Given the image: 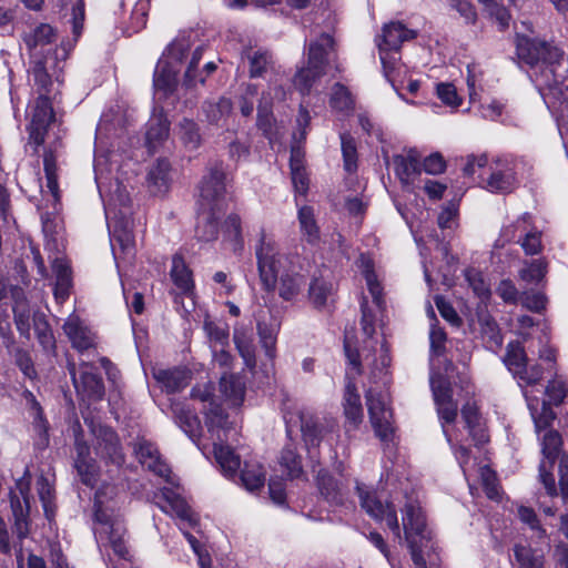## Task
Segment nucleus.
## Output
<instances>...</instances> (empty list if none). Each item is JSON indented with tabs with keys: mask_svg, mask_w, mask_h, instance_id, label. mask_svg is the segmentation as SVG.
<instances>
[{
	"mask_svg": "<svg viewBox=\"0 0 568 568\" xmlns=\"http://www.w3.org/2000/svg\"><path fill=\"white\" fill-rule=\"evenodd\" d=\"M361 506L376 521H384L399 542L405 541L415 568H427V558L435 551L433 531L427 524L426 514L419 501L406 497L400 507L402 524L393 503H383L376 493L359 484L356 485Z\"/></svg>",
	"mask_w": 568,
	"mask_h": 568,
	"instance_id": "f257e3e1",
	"label": "nucleus"
},
{
	"mask_svg": "<svg viewBox=\"0 0 568 568\" xmlns=\"http://www.w3.org/2000/svg\"><path fill=\"white\" fill-rule=\"evenodd\" d=\"M539 359L545 363V366L538 363L528 364L523 346L519 343H510L504 358V364L513 376L518 379L535 426H551L556 415L550 403L554 405L562 403L567 395L566 381L558 376L549 382L545 389L549 403L534 395L532 389L529 390L528 387L537 386L545 374L549 376L552 374L556 359L555 351L548 345L541 346Z\"/></svg>",
	"mask_w": 568,
	"mask_h": 568,
	"instance_id": "f03ea898",
	"label": "nucleus"
},
{
	"mask_svg": "<svg viewBox=\"0 0 568 568\" xmlns=\"http://www.w3.org/2000/svg\"><path fill=\"white\" fill-rule=\"evenodd\" d=\"M74 446L77 452L74 468L80 480L89 487H94L99 476V467L90 457L91 446L106 465L110 464L119 469L125 462L119 437L113 428H74Z\"/></svg>",
	"mask_w": 568,
	"mask_h": 568,
	"instance_id": "7ed1b4c3",
	"label": "nucleus"
},
{
	"mask_svg": "<svg viewBox=\"0 0 568 568\" xmlns=\"http://www.w3.org/2000/svg\"><path fill=\"white\" fill-rule=\"evenodd\" d=\"M129 193L118 183L115 191L110 194L104 204L112 253L119 273L121 272V264L132 263L135 256V243L132 233L133 222L129 215Z\"/></svg>",
	"mask_w": 568,
	"mask_h": 568,
	"instance_id": "20e7f679",
	"label": "nucleus"
},
{
	"mask_svg": "<svg viewBox=\"0 0 568 568\" xmlns=\"http://www.w3.org/2000/svg\"><path fill=\"white\" fill-rule=\"evenodd\" d=\"M192 47V34L178 37L166 49V52L159 60L154 75V94L159 99L169 97L176 87V75L181 65L189 57Z\"/></svg>",
	"mask_w": 568,
	"mask_h": 568,
	"instance_id": "39448f33",
	"label": "nucleus"
},
{
	"mask_svg": "<svg viewBox=\"0 0 568 568\" xmlns=\"http://www.w3.org/2000/svg\"><path fill=\"white\" fill-rule=\"evenodd\" d=\"M255 256L262 286L267 292L275 290L282 273L297 261L296 256L282 253L275 240L264 231L255 246Z\"/></svg>",
	"mask_w": 568,
	"mask_h": 568,
	"instance_id": "423d86ee",
	"label": "nucleus"
},
{
	"mask_svg": "<svg viewBox=\"0 0 568 568\" xmlns=\"http://www.w3.org/2000/svg\"><path fill=\"white\" fill-rule=\"evenodd\" d=\"M333 49L334 40L329 33H321L310 41L306 65L301 68L294 78V84L302 94L308 93L315 81L327 73Z\"/></svg>",
	"mask_w": 568,
	"mask_h": 568,
	"instance_id": "0eeeda50",
	"label": "nucleus"
},
{
	"mask_svg": "<svg viewBox=\"0 0 568 568\" xmlns=\"http://www.w3.org/2000/svg\"><path fill=\"white\" fill-rule=\"evenodd\" d=\"M94 535L99 546L110 547L113 552L123 559H126L129 550L126 547V527L122 517L108 507H104L100 500L99 494L94 498Z\"/></svg>",
	"mask_w": 568,
	"mask_h": 568,
	"instance_id": "6e6552de",
	"label": "nucleus"
},
{
	"mask_svg": "<svg viewBox=\"0 0 568 568\" xmlns=\"http://www.w3.org/2000/svg\"><path fill=\"white\" fill-rule=\"evenodd\" d=\"M359 267L362 268V273L365 277L367 288L373 297V303L375 305V310L373 311L367 306V302L362 303V332L366 336L368 342V346L373 347L371 339L376 333V328L381 326V314L383 310V288L377 280V276L373 270L372 261L365 256H362Z\"/></svg>",
	"mask_w": 568,
	"mask_h": 568,
	"instance_id": "1a4fd4ad",
	"label": "nucleus"
},
{
	"mask_svg": "<svg viewBox=\"0 0 568 568\" xmlns=\"http://www.w3.org/2000/svg\"><path fill=\"white\" fill-rule=\"evenodd\" d=\"M226 191V172L222 162H214L209 168L199 186L200 207L224 211Z\"/></svg>",
	"mask_w": 568,
	"mask_h": 568,
	"instance_id": "9d476101",
	"label": "nucleus"
},
{
	"mask_svg": "<svg viewBox=\"0 0 568 568\" xmlns=\"http://www.w3.org/2000/svg\"><path fill=\"white\" fill-rule=\"evenodd\" d=\"M537 435L541 440V453L544 456L539 465V479L548 495L554 496L557 493V488L551 470L562 446V438L555 428H537Z\"/></svg>",
	"mask_w": 568,
	"mask_h": 568,
	"instance_id": "9b49d317",
	"label": "nucleus"
},
{
	"mask_svg": "<svg viewBox=\"0 0 568 568\" xmlns=\"http://www.w3.org/2000/svg\"><path fill=\"white\" fill-rule=\"evenodd\" d=\"M69 372L77 392V395L82 404L90 406L103 399L105 389L102 378L93 372V366L90 363L82 362L79 369L75 365L69 364Z\"/></svg>",
	"mask_w": 568,
	"mask_h": 568,
	"instance_id": "f8f14e48",
	"label": "nucleus"
},
{
	"mask_svg": "<svg viewBox=\"0 0 568 568\" xmlns=\"http://www.w3.org/2000/svg\"><path fill=\"white\" fill-rule=\"evenodd\" d=\"M30 471L27 468L23 476L16 483L22 500L14 491H10V506L14 518L13 531L20 540L27 538L30 531Z\"/></svg>",
	"mask_w": 568,
	"mask_h": 568,
	"instance_id": "ddd939ff",
	"label": "nucleus"
},
{
	"mask_svg": "<svg viewBox=\"0 0 568 568\" xmlns=\"http://www.w3.org/2000/svg\"><path fill=\"white\" fill-rule=\"evenodd\" d=\"M511 231L509 240L518 243L527 255L539 254L542 250L541 230L535 224L532 215L524 213L506 229Z\"/></svg>",
	"mask_w": 568,
	"mask_h": 568,
	"instance_id": "4468645a",
	"label": "nucleus"
},
{
	"mask_svg": "<svg viewBox=\"0 0 568 568\" xmlns=\"http://www.w3.org/2000/svg\"><path fill=\"white\" fill-rule=\"evenodd\" d=\"M444 428V434L455 449L456 458L460 466L469 459V447L483 445L488 442L487 428Z\"/></svg>",
	"mask_w": 568,
	"mask_h": 568,
	"instance_id": "2eb2a0df",
	"label": "nucleus"
},
{
	"mask_svg": "<svg viewBox=\"0 0 568 568\" xmlns=\"http://www.w3.org/2000/svg\"><path fill=\"white\" fill-rule=\"evenodd\" d=\"M430 387L439 419L445 424L454 423L457 416V405L453 399L449 381L440 374H433Z\"/></svg>",
	"mask_w": 568,
	"mask_h": 568,
	"instance_id": "dca6fc26",
	"label": "nucleus"
},
{
	"mask_svg": "<svg viewBox=\"0 0 568 568\" xmlns=\"http://www.w3.org/2000/svg\"><path fill=\"white\" fill-rule=\"evenodd\" d=\"M54 120L51 102L44 94H40L31 111V122L29 125V139L37 146L44 142L47 129Z\"/></svg>",
	"mask_w": 568,
	"mask_h": 568,
	"instance_id": "f3484780",
	"label": "nucleus"
},
{
	"mask_svg": "<svg viewBox=\"0 0 568 568\" xmlns=\"http://www.w3.org/2000/svg\"><path fill=\"white\" fill-rule=\"evenodd\" d=\"M63 332L72 346L80 353L95 347V333L75 314L69 315L63 324Z\"/></svg>",
	"mask_w": 568,
	"mask_h": 568,
	"instance_id": "a211bd4d",
	"label": "nucleus"
},
{
	"mask_svg": "<svg viewBox=\"0 0 568 568\" xmlns=\"http://www.w3.org/2000/svg\"><path fill=\"white\" fill-rule=\"evenodd\" d=\"M133 452L142 465H145L150 470L171 481L170 467L161 460L156 446L148 439L141 437L133 444Z\"/></svg>",
	"mask_w": 568,
	"mask_h": 568,
	"instance_id": "6ab92c4d",
	"label": "nucleus"
},
{
	"mask_svg": "<svg viewBox=\"0 0 568 568\" xmlns=\"http://www.w3.org/2000/svg\"><path fill=\"white\" fill-rule=\"evenodd\" d=\"M366 403L371 417L372 426H390L393 420V412L389 407V397L385 392H377L371 386L366 390Z\"/></svg>",
	"mask_w": 568,
	"mask_h": 568,
	"instance_id": "aec40b11",
	"label": "nucleus"
},
{
	"mask_svg": "<svg viewBox=\"0 0 568 568\" xmlns=\"http://www.w3.org/2000/svg\"><path fill=\"white\" fill-rule=\"evenodd\" d=\"M159 498L162 501H158V505L164 513L175 515L179 519L187 523L191 527L197 525L196 515L192 511L185 499L178 493L165 487L161 489Z\"/></svg>",
	"mask_w": 568,
	"mask_h": 568,
	"instance_id": "412c9836",
	"label": "nucleus"
},
{
	"mask_svg": "<svg viewBox=\"0 0 568 568\" xmlns=\"http://www.w3.org/2000/svg\"><path fill=\"white\" fill-rule=\"evenodd\" d=\"M392 164L396 176L406 186L413 184L415 178L420 173L419 154L416 150H409L405 154L395 155Z\"/></svg>",
	"mask_w": 568,
	"mask_h": 568,
	"instance_id": "4be33fe9",
	"label": "nucleus"
},
{
	"mask_svg": "<svg viewBox=\"0 0 568 568\" xmlns=\"http://www.w3.org/2000/svg\"><path fill=\"white\" fill-rule=\"evenodd\" d=\"M233 342L235 347L242 357L244 365L253 371L256 366L255 344L253 331L243 325L234 327Z\"/></svg>",
	"mask_w": 568,
	"mask_h": 568,
	"instance_id": "5701e85b",
	"label": "nucleus"
},
{
	"mask_svg": "<svg viewBox=\"0 0 568 568\" xmlns=\"http://www.w3.org/2000/svg\"><path fill=\"white\" fill-rule=\"evenodd\" d=\"M169 138V121L163 112H154L146 123L145 144L154 153Z\"/></svg>",
	"mask_w": 568,
	"mask_h": 568,
	"instance_id": "b1692460",
	"label": "nucleus"
},
{
	"mask_svg": "<svg viewBox=\"0 0 568 568\" xmlns=\"http://www.w3.org/2000/svg\"><path fill=\"white\" fill-rule=\"evenodd\" d=\"M153 377L169 394L182 390L191 381L190 372L185 368H155Z\"/></svg>",
	"mask_w": 568,
	"mask_h": 568,
	"instance_id": "393cba45",
	"label": "nucleus"
},
{
	"mask_svg": "<svg viewBox=\"0 0 568 568\" xmlns=\"http://www.w3.org/2000/svg\"><path fill=\"white\" fill-rule=\"evenodd\" d=\"M223 212L216 209L200 207L195 236L201 242H212L219 235V220Z\"/></svg>",
	"mask_w": 568,
	"mask_h": 568,
	"instance_id": "a878e982",
	"label": "nucleus"
},
{
	"mask_svg": "<svg viewBox=\"0 0 568 568\" xmlns=\"http://www.w3.org/2000/svg\"><path fill=\"white\" fill-rule=\"evenodd\" d=\"M171 164L166 159H159L148 173V186L152 194H165L171 185Z\"/></svg>",
	"mask_w": 568,
	"mask_h": 568,
	"instance_id": "bb28decb",
	"label": "nucleus"
},
{
	"mask_svg": "<svg viewBox=\"0 0 568 568\" xmlns=\"http://www.w3.org/2000/svg\"><path fill=\"white\" fill-rule=\"evenodd\" d=\"M316 480L321 495L328 504L333 506L344 504L345 494L343 486L327 470L321 469L317 474Z\"/></svg>",
	"mask_w": 568,
	"mask_h": 568,
	"instance_id": "cd10ccee",
	"label": "nucleus"
},
{
	"mask_svg": "<svg viewBox=\"0 0 568 568\" xmlns=\"http://www.w3.org/2000/svg\"><path fill=\"white\" fill-rule=\"evenodd\" d=\"M369 359L371 356L365 355V361L368 362V365L371 366V379L373 384L377 387L379 385L386 386L389 383L387 368L390 364V357L384 339L379 344L378 357H374L372 361Z\"/></svg>",
	"mask_w": 568,
	"mask_h": 568,
	"instance_id": "c85d7f7f",
	"label": "nucleus"
},
{
	"mask_svg": "<svg viewBox=\"0 0 568 568\" xmlns=\"http://www.w3.org/2000/svg\"><path fill=\"white\" fill-rule=\"evenodd\" d=\"M43 168L45 174V189H42L41 192L43 196H51V205L53 211L58 210L59 201H60V192L58 185V168L55 155L48 151L43 155Z\"/></svg>",
	"mask_w": 568,
	"mask_h": 568,
	"instance_id": "c756f323",
	"label": "nucleus"
},
{
	"mask_svg": "<svg viewBox=\"0 0 568 568\" xmlns=\"http://www.w3.org/2000/svg\"><path fill=\"white\" fill-rule=\"evenodd\" d=\"M54 39L55 32L53 28L47 23H41L24 36L26 45L34 55L49 51Z\"/></svg>",
	"mask_w": 568,
	"mask_h": 568,
	"instance_id": "7c9ffc66",
	"label": "nucleus"
},
{
	"mask_svg": "<svg viewBox=\"0 0 568 568\" xmlns=\"http://www.w3.org/2000/svg\"><path fill=\"white\" fill-rule=\"evenodd\" d=\"M297 268L298 261L278 277V294L285 301L294 300L305 284V278Z\"/></svg>",
	"mask_w": 568,
	"mask_h": 568,
	"instance_id": "2f4dec72",
	"label": "nucleus"
},
{
	"mask_svg": "<svg viewBox=\"0 0 568 568\" xmlns=\"http://www.w3.org/2000/svg\"><path fill=\"white\" fill-rule=\"evenodd\" d=\"M351 372L346 373V384L344 390V413L349 423H359L363 416L361 396L357 393L356 385L353 382Z\"/></svg>",
	"mask_w": 568,
	"mask_h": 568,
	"instance_id": "473e14b6",
	"label": "nucleus"
},
{
	"mask_svg": "<svg viewBox=\"0 0 568 568\" xmlns=\"http://www.w3.org/2000/svg\"><path fill=\"white\" fill-rule=\"evenodd\" d=\"M171 280L176 290L183 295H191L194 290L192 272L181 255H174L170 272Z\"/></svg>",
	"mask_w": 568,
	"mask_h": 568,
	"instance_id": "72a5a7b5",
	"label": "nucleus"
},
{
	"mask_svg": "<svg viewBox=\"0 0 568 568\" xmlns=\"http://www.w3.org/2000/svg\"><path fill=\"white\" fill-rule=\"evenodd\" d=\"M334 284L322 277L314 278L310 285L308 295L316 308H324L334 301Z\"/></svg>",
	"mask_w": 568,
	"mask_h": 568,
	"instance_id": "f704fd0d",
	"label": "nucleus"
},
{
	"mask_svg": "<svg viewBox=\"0 0 568 568\" xmlns=\"http://www.w3.org/2000/svg\"><path fill=\"white\" fill-rule=\"evenodd\" d=\"M414 37L413 31L405 28L400 22H390L385 24L383 33L377 39V44L387 47L388 49H399L402 42Z\"/></svg>",
	"mask_w": 568,
	"mask_h": 568,
	"instance_id": "c9c22d12",
	"label": "nucleus"
},
{
	"mask_svg": "<svg viewBox=\"0 0 568 568\" xmlns=\"http://www.w3.org/2000/svg\"><path fill=\"white\" fill-rule=\"evenodd\" d=\"M214 456L224 476L234 478L237 475L241 465L240 457L230 446L214 444Z\"/></svg>",
	"mask_w": 568,
	"mask_h": 568,
	"instance_id": "e433bc0d",
	"label": "nucleus"
},
{
	"mask_svg": "<svg viewBox=\"0 0 568 568\" xmlns=\"http://www.w3.org/2000/svg\"><path fill=\"white\" fill-rule=\"evenodd\" d=\"M14 298L13 314L17 329L23 336H29L30 332V308L21 290H13Z\"/></svg>",
	"mask_w": 568,
	"mask_h": 568,
	"instance_id": "4c0bfd02",
	"label": "nucleus"
},
{
	"mask_svg": "<svg viewBox=\"0 0 568 568\" xmlns=\"http://www.w3.org/2000/svg\"><path fill=\"white\" fill-rule=\"evenodd\" d=\"M514 555L521 568H544V554L539 548L530 545L516 544Z\"/></svg>",
	"mask_w": 568,
	"mask_h": 568,
	"instance_id": "58836bf2",
	"label": "nucleus"
},
{
	"mask_svg": "<svg viewBox=\"0 0 568 568\" xmlns=\"http://www.w3.org/2000/svg\"><path fill=\"white\" fill-rule=\"evenodd\" d=\"M297 217L303 237L311 244L316 243L320 240V229L313 209L311 206L300 207Z\"/></svg>",
	"mask_w": 568,
	"mask_h": 568,
	"instance_id": "ea45409f",
	"label": "nucleus"
},
{
	"mask_svg": "<svg viewBox=\"0 0 568 568\" xmlns=\"http://www.w3.org/2000/svg\"><path fill=\"white\" fill-rule=\"evenodd\" d=\"M37 491L42 504L44 516L51 520L55 515V494L52 483L44 475L37 480Z\"/></svg>",
	"mask_w": 568,
	"mask_h": 568,
	"instance_id": "a19ab883",
	"label": "nucleus"
},
{
	"mask_svg": "<svg viewBox=\"0 0 568 568\" xmlns=\"http://www.w3.org/2000/svg\"><path fill=\"white\" fill-rule=\"evenodd\" d=\"M203 111L210 123L219 125L231 114L232 102L226 98L207 101L203 106Z\"/></svg>",
	"mask_w": 568,
	"mask_h": 568,
	"instance_id": "79ce46f5",
	"label": "nucleus"
},
{
	"mask_svg": "<svg viewBox=\"0 0 568 568\" xmlns=\"http://www.w3.org/2000/svg\"><path fill=\"white\" fill-rule=\"evenodd\" d=\"M378 50L384 74L389 82L394 83L402 68L398 63V49H388L382 45V43H378Z\"/></svg>",
	"mask_w": 568,
	"mask_h": 568,
	"instance_id": "37998d69",
	"label": "nucleus"
},
{
	"mask_svg": "<svg viewBox=\"0 0 568 568\" xmlns=\"http://www.w3.org/2000/svg\"><path fill=\"white\" fill-rule=\"evenodd\" d=\"M286 426H316L318 420L315 414L306 407L293 406L283 414Z\"/></svg>",
	"mask_w": 568,
	"mask_h": 568,
	"instance_id": "c03bdc74",
	"label": "nucleus"
},
{
	"mask_svg": "<svg viewBox=\"0 0 568 568\" xmlns=\"http://www.w3.org/2000/svg\"><path fill=\"white\" fill-rule=\"evenodd\" d=\"M465 280L480 303L486 306V302L490 298V288L484 274L471 267L465 271Z\"/></svg>",
	"mask_w": 568,
	"mask_h": 568,
	"instance_id": "a18cd8bd",
	"label": "nucleus"
},
{
	"mask_svg": "<svg viewBox=\"0 0 568 568\" xmlns=\"http://www.w3.org/2000/svg\"><path fill=\"white\" fill-rule=\"evenodd\" d=\"M240 479L247 490L254 491L264 486L265 474L261 465L245 463L244 468L241 470Z\"/></svg>",
	"mask_w": 568,
	"mask_h": 568,
	"instance_id": "49530a36",
	"label": "nucleus"
},
{
	"mask_svg": "<svg viewBox=\"0 0 568 568\" xmlns=\"http://www.w3.org/2000/svg\"><path fill=\"white\" fill-rule=\"evenodd\" d=\"M547 274V262L544 258H537L529 263L519 271V277L527 284H540Z\"/></svg>",
	"mask_w": 568,
	"mask_h": 568,
	"instance_id": "de8ad7c7",
	"label": "nucleus"
},
{
	"mask_svg": "<svg viewBox=\"0 0 568 568\" xmlns=\"http://www.w3.org/2000/svg\"><path fill=\"white\" fill-rule=\"evenodd\" d=\"M178 135L183 145L189 150H195L201 144V135L197 124L189 119L179 123Z\"/></svg>",
	"mask_w": 568,
	"mask_h": 568,
	"instance_id": "09e8293b",
	"label": "nucleus"
},
{
	"mask_svg": "<svg viewBox=\"0 0 568 568\" xmlns=\"http://www.w3.org/2000/svg\"><path fill=\"white\" fill-rule=\"evenodd\" d=\"M271 92L263 93L261 102L257 108V125L263 131L264 135L272 141V126H273V115L271 111Z\"/></svg>",
	"mask_w": 568,
	"mask_h": 568,
	"instance_id": "8fccbe9b",
	"label": "nucleus"
},
{
	"mask_svg": "<svg viewBox=\"0 0 568 568\" xmlns=\"http://www.w3.org/2000/svg\"><path fill=\"white\" fill-rule=\"evenodd\" d=\"M220 387L222 393L234 403H240L243 400L244 384L240 377L232 374L227 375L225 373L221 377Z\"/></svg>",
	"mask_w": 568,
	"mask_h": 568,
	"instance_id": "3c124183",
	"label": "nucleus"
},
{
	"mask_svg": "<svg viewBox=\"0 0 568 568\" xmlns=\"http://www.w3.org/2000/svg\"><path fill=\"white\" fill-rule=\"evenodd\" d=\"M280 464L291 479L298 478L303 473L301 457L290 447L282 450Z\"/></svg>",
	"mask_w": 568,
	"mask_h": 568,
	"instance_id": "603ef678",
	"label": "nucleus"
},
{
	"mask_svg": "<svg viewBox=\"0 0 568 568\" xmlns=\"http://www.w3.org/2000/svg\"><path fill=\"white\" fill-rule=\"evenodd\" d=\"M341 145L344 159V168L352 173L357 169V150L355 140L349 133L341 134Z\"/></svg>",
	"mask_w": 568,
	"mask_h": 568,
	"instance_id": "864d4df0",
	"label": "nucleus"
},
{
	"mask_svg": "<svg viewBox=\"0 0 568 568\" xmlns=\"http://www.w3.org/2000/svg\"><path fill=\"white\" fill-rule=\"evenodd\" d=\"M331 106L339 112L348 111L353 108V99L349 91L342 84L336 83L333 87L331 95Z\"/></svg>",
	"mask_w": 568,
	"mask_h": 568,
	"instance_id": "5fc2aeb1",
	"label": "nucleus"
},
{
	"mask_svg": "<svg viewBox=\"0 0 568 568\" xmlns=\"http://www.w3.org/2000/svg\"><path fill=\"white\" fill-rule=\"evenodd\" d=\"M250 62V75L252 78L261 77L272 62V58L266 51H254L247 55Z\"/></svg>",
	"mask_w": 568,
	"mask_h": 568,
	"instance_id": "6e6d98bb",
	"label": "nucleus"
},
{
	"mask_svg": "<svg viewBox=\"0 0 568 568\" xmlns=\"http://www.w3.org/2000/svg\"><path fill=\"white\" fill-rule=\"evenodd\" d=\"M481 487L490 500H497V476L489 465H484L479 469Z\"/></svg>",
	"mask_w": 568,
	"mask_h": 568,
	"instance_id": "4d7b16f0",
	"label": "nucleus"
},
{
	"mask_svg": "<svg viewBox=\"0 0 568 568\" xmlns=\"http://www.w3.org/2000/svg\"><path fill=\"white\" fill-rule=\"evenodd\" d=\"M51 58H45L43 61L40 60L36 62L32 69V77L36 82V85L39 88L40 94H44L49 92L48 85L51 84V79L48 73V64Z\"/></svg>",
	"mask_w": 568,
	"mask_h": 568,
	"instance_id": "13d9d810",
	"label": "nucleus"
},
{
	"mask_svg": "<svg viewBox=\"0 0 568 568\" xmlns=\"http://www.w3.org/2000/svg\"><path fill=\"white\" fill-rule=\"evenodd\" d=\"M213 390H214V387L210 383L204 384L202 386L197 385L192 388L191 396L194 399H199L203 404V408H205L206 404H209L212 413L214 415H217L219 410H220V406L217 404H215V402L213 399Z\"/></svg>",
	"mask_w": 568,
	"mask_h": 568,
	"instance_id": "bf43d9fd",
	"label": "nucleus"
},
{
	"mask_svg": "<svg viewBox=\"0 0 568 568\" xmlns=\"http://www.w3.org/2000/svg\"><path fill=\"white\" fill-rule=\"evenodd\" d=\"M150 10L149 0H138L133 7L131 20H132V32H138L144 28L146 23V17Z\"/></svg>",
	"mask_w": 568,
	"mask_h": 568,
	"instance_id": "052dcab7",
	"label": "nucleus"
},
{
	"mask_svg": "<svg viewBox=\"0 0 568 568\" xmlns=\"http://www.w3.org/2000/svg\"><path fill=\"white\" fill-rule=\"evenodd\" d=\"M438 99L450 108H457L462 104L457 90L452 83H438L436 88Z\"/></svg>",
	"mask_w": 568,
	"mask_h": 568,
	"instance_id": "680f3d73",
	"label": "nucleus"
},
{
	"mask_svg": "<svg viewBox=\"0 0 568 568\" xmlns=\"http://www.w3.org/2000/svg\"><path fill=\"white\" fill-rule=\"evenodd\" d=\"M204 331L210 338L211 343H214V347H224L229 342V332L226 327L217 325L214 322L206 321L204 323Z\"/></svg>",
	"mask_w": 568,
	"mask_h": 568,
	"instance_id": "e2e57ef3",
	"label": "nucleus"
},
{
	"mask_svg": "<svg viewBox=\"0 0 568 568\" xmlns=\"http://www.w3.org/2000/svg\"><path fill=\"white\" fill-rule=\"evenodd\" d=\"M295 152L291 156V171H292V182L294 189L297 193L304 195L308 189V178L303 169V166L296 165L295 162Z\"/></svg>",
	"mask_w": 568,
	"mask_h": 568,
	"instance_id": "0e129e2a",
	"label": "nucleus"
},
{
	"mask_svg": "<svg viewBox=\"0 0 568 568\" xmlns=\"http://www.w3.org/2000/svg\"><path fill=\"white\" fill-rule=\"evenodd\" d=\"M225 229L227 236L235 243V250H242L243 237L240 216L236 214H231L225 221Z\"/></svg>",
	"mask_w": 568,
	"mask_h": 568,
	"instance_id": "69168bd1",
	"label": "nucleus"
},
{
	"mask_svg": "<svg viewBox=\"0 0 568 568\" xmlns=\"http://www.w3.org/2000/svg\"><path fill=\"white\" fill-rule=\"evenodd\" d=\"M173 414L176 416V422L180 426H199L201 422L197 416L193 414L190 409H186L183 404L174 403L172 404Z\"/></svg>",
	"mask_w": 568,
	"mask_h": 568,
	"instance_id": "338daca9",
	"label": "nucleus"
},
{
	"mask_svg": "<svg viewBox=\"0 0 568 568\" xmlns=\"http://www.w3.org/2000/svg\"><path fill=\"white\" fill-rule=\"evenodd\" d=\"M520 301L523 305L532 311V312H540L546 307V296L542 293H525L520 295Z\"/></svg>",
	"mask_w": 568,
	"mask_h": 568,
	"instance_id": "774afa93",
	"label": "nucleus"
}]
</instances>
